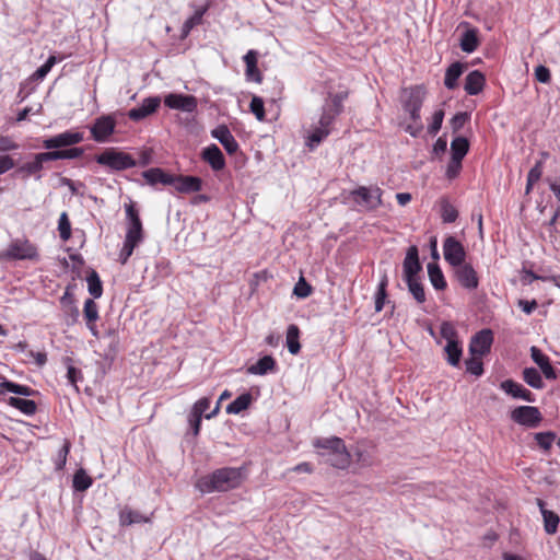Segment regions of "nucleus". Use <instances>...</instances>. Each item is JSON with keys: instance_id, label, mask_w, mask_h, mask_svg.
Listing matches in <instances>:
<instances>
[{"instance_id": "nucleus-1", "label": "nucleus", "mask_w": 560, "mask_h": 560, "mask_svg": "<svg viewBox=\"0 0 560 560\" xmlns=\"http://www.w3.org/2000/svg\"><path fill=\"white\" fill-rule=\"evenodd\" d=\"M242 480V468L223 467L200 477L195 486L201 493L225 492L240 487Z\"/></svg>"}, {"instance_id": "nucleus-2", "label": "nucleus", "mask_w": 560, "mask_h": 560, "mask_svg": "<svg viewBox=\"0 0 560 560\" xmlns=\"http://www.w3.org/2000/svg\"><path fill=\"white\" fill-rule=\"evenodd\" d=\"M313 446L318 450V455L330 466L338 469L349 467L351 455L342 439L337 436L318 438L314 440Z\"/></svg>"}, {"instance_id": "nucleus-3", "label": "nucleus", "mask_w": 560, "mask_h": 560, "mask_svg": "<svg viewBox=\"0 0 560 560\" xmlns=\"http://www.w3.org/2000/svg\"><path fill=\"white\" fill-rule=\"evenodd\" d=\"M2 260H38L37 247L25 238L13 240L8 248L0 253Z\"/></svg>"}, {"instance_id": "nucleus-4", "label": "nucleus", "mask_w": 560, "mask_h": 560, "mask_svg": "<svg viewBox=\"0 0 560 560\" xmlns=\"http://www.w3.org/2000/svg\"><path fill=\"white\" fill-rule=\"evenodd\" d=\"M100 165L109 167L113 171H124L137 165L136 160L128 153L118 151L114 148L106 149L95 156Z\"/></svg>"}, {"instance_id": "nucleus-5", "label": "nucleus", "mask_w": 560, "mask_h": 560, "mask_svg": "<svg viewBox=\"0 0 560 560\" xmlns=\"http://www.w3.org/2000/svg\"><path fill=\"white\" fill-rule=\"evenodd\" d=\"M348 97L347 92H339L329 96L322 108V114L317 125L331 129V125L336 117L339 116L343 109V101Z\"/></svg>"}, {"instance_id": "nucleus-6", "label": "nucleus", "mask_w": 560, "mask_h": 560, "mask_svg": "<svg viewBox=\"0 0 560 560\" xmlns=\"http://www.w3.org/2000/svg\"><path fill=\"white\" fill-rule=\"evenodd\" d=\"M383 190L377 186H360L351 191L353 201L364 209L371 211L382 205Z\"/></svg>"}, {"instance_id": "nucleus-7", "label": "nucleus", "mask_w": 560, "mask_h": 560, "mask_svg": "<svg viewBox=\"0 0 560 560\" xmlns=\"http://www.w3.org/2000/svg\"><path fill=\"white\" fill-rule=\"evenodd\" d=\"M424 100V90L413 86L404 91L402 107L415 122L420 121V110Z\"/></svg>"}, {"instance_id": "nucleus-8", "label": "nucleus", "mask_w": 560, "mask_h": 560, "mask_svg": "<svg viewBox=\"0 0 560 560\" xmlns=\"http://www.w3.org/2000/svg\"><path fill=\"white\" fill-rule=\"evenodd\" d=\"M84 140V133L75 130H66L61 133L47 138L43 147L47 150L61 149L78 144Z\"/></svg>"}, {"instance_id": "nucleus-9", "label": "nucleus", "mask_w": 560, "mask_h": 560, "mask_svg": "<svg viewBox=\"0 0 560 560\" xmlns=\"http://www.w3.org/2000/svg\"><path fill=\"white\" fill-rule=\"evenodd\" d=\"M116 120L112 115H103L95 119L90 131L94 141L104 143L114 133Z\"/></svg>"}, {"instance_id": "nucleus-10", "label": "nucleus", "mask_w": 560, "mask_h": 560, "mask_svg": "<svg viewBox=\"0 0 560 560\" xmlns=\"http://www.w3.org/2000/svg\"><path fill=\"white\" fill-rule=\"evenodd\" d=\"M444 259L454 268L466 259V250L463 244L454 236H447L443 243Z\"/></svg>"}, {"instance_id": "nucleus-11", "label": "nucleus", "mask_w": 560, "mask_h": 560, "mask_svg": "<svg viewBox=\"0 0 560 560\" xmlns=\"http://www.w3.org/2000/svg\"><path fill=\"white\" fill-rule=\"evenodd\" d=\"M511 418L518 424L536 428L541 421V413L537 407L520 406L512 411Z\"/></svg>"}, {"instance_id": "nucleus-12", "label": "nucleus", "mask_w": 560, "mask_h": 560, "mask_svg": "<svg viewBox=\"0 0 560 560\" xmlns=\"http://www.w3.org/2000/svg\"><path fill=\"white\" fill-rule=\"evenodd\" d=\"M454 275L457 282L467 290H476L479 285V277L475 268L469 262H463L454 267Z\"/></svg>"}, {"instance_id": "nucleus-13", "label": "nucleus", "mask_w": 560, "mask_h": 560, "mask_svg": "<svg viewBox=\"0 0 560 560\" xmlns=\"http://www.w3.org/2000/svg\"><path fill=\"white\" fill-rule=\"evenodd\" d=\"M493 334L490 329H482L471 337L469 352L471 355L483 357L491 350Z\"/></svg>"}, {"instance_id": "nucleus-14", "label": "nucleus", "mask_w": 560, "mask_h": 560, "mask_svg": "<svg viewBox=\"0 0 560 560\" xmlns=\"http://www.w3.org/2000/svg\"><path fill=\"white\" fill-rule=\"evenodd\" d=\"M164 104L171 109H178L186 113H194L198 102L194 95L170 93L164 97Z\"/></svg>"}, {"instance_id": "nucleus-15", "label": "nucleus", "mask_w": 560, "mask_h": 560, "mask_svg": "<svg viewBox=\"0 0 560 560\" xmlns=\"http://www.w3.org/2000/svg\"><path fill=\"white\" fill-rule=\"evenodd\" d=\"M126 215L129 221L126 238L128 242L139 244L142 241V223L133 205H126Z\"/></svg>"}, {"instance_id": "nucleus-16", "label": "nucleus", "mask_w": 560, "mask_h": 560, "mask_svg": "<svg viewBox=\"0 0 560 560\" xmlns=\"http://www.w3.org/2000/svg\"><path fill=\"white\" fill-rule=\"evenodd\" d=\"M160 104L161 98L159 96L147 97L142 101L140 106L131 108L128 112V117L133 121H140L153 114L159 108Z\"/></svg>"}, {"instance_id": "nucleus-17", "label": "nucleus", "mask_w": 560, "mask_h": 560, "mask_svg": "<svg viewBox=\"0 0 560 560\" xmlns=\"http://www.w3.org/2000/svg\"><path fill=\"white\" fill-rule=\"evenodd\" d=\"M48 156V152L36 153L32 161L22 164L15 173L23 175V177L37 175V179H39V173L44 168V163L51 161Z\"/></svg>"}, {"instance_id": "nucleus-18", "label": "nucleus", "mask_w": 560, "mask_h": 560, "mask_svg": "<svg viewBox=\"0 0 560 560\" xmlns=\"http://www.w3.org/2000/svg\"><path fill=\"white\" fill-rule=\"evenodd\" d=\"M212 138L217 139L229 154H235L238 151V143L225 125H220L211 130Z\"/></svg>"}, {"instance_id": "nucleus-19", "label": "nucleus", "mask_w": 560, "mask_h": 560, "mask_svg": "<svg viewBox=\"0 0 560 560\" xmlns=\"http://www.w3.org/2000/svg\"><path fill=\"white\" fill-rule=\"evenodd\" d=\"M171 185L180 194H191L201 190L202 180L199 177L190 175H173V183Z\"/></svg>"}, {"instance_id": "nucleus-20", "label": "nucleus", "mask_w": 560, "mask_h": 560, "mask_svg": "<svg viewBox=\"0 0 560 560\" xmlns=\"http://www.w3.org/2000/svg\"><path fill=\"white\" fill-rule=\"evenodd\" d=\"M402 269L405 280L415 279L421 271L422 267L419 261L418 248L416 246H410L408 248L402 262Z\"/></svg>"}, {"instance_id": "nucleus-21", "label": "nucleus", "mask_w": 560, "mask_h": 560, "mask_svg": "<svg viewBox=\"0 0 560 560\" xmlns=\"http://www.w3.org/2000/svg\"><path fill=\"white\" fill-rule=\"evenodd\" d=\"M201 158L215 172L223 170L225 166L224 155L217 144L205 148L201 152Z\"/></svg>"}, {"instance_id": "nucleus-22", "label": "nucleus", "mask_w": 560, "mask_h": 560, "mask_svg": "<svg viewBox=\"0 0 560 560\" xmlns=\"http://www.w3.org/2000/svg\"><path fill=\"white\" fill-rule=\"evenodd\" d=\"M501 388L509 395L514 398L523 399L528 402L535 401L534 395L530 390L525 388L523 385L512 381L506 380L501 383Z\"/></svg>"}, {"instance_id": "nucleus-23", "label": "nucleus", "mask_w": 560, "mask_h": 560, "mask_svg": "<svg viewBox=\"0 0 560 560\" xmlns=\"http://www.w3.org/2000/svg\"><path fill=\"white\" fill-rule=\"evenodd\" d=\"M530 357L533 361L540 368L546 378L555 380L557 377L556 371L551 365L549 358L544 354L537 347L530 348Z\"/></svg>"}, {"instance_id": "nucleus-24", "label": "nucleus", "mask_w": 560, "mask_h": 560, "mask_svg": "<svg viewBox=\"0 0 560 560\" xmlns=\"http://www.w3.org/2000/svg\"><path fill=\"white\" fill-rule=\"evenodd\" d=\"M257 58L258 54L256 50H248L246 55L243 57V60L246 65L245 75L248 81H254L260 83L262 80V75L257 67Z\"/></svg>"}, {"instance_id": "nucleus-25", "label": "nucleus", "mask_w": 560, "mask_h": 560, "mask_svg": "<svg viewBox=\"0 0 560 560\" xmlns=\"http://www.w3.org/2000/svg\"><path fill=\"white\" fill-rule=\"evenodd\" d=\"M277 370V362L271 355L260 358L255 364L247 368V373L252 375H266Z\"/></svg>"}, {"instance_id": "nucleus-26", "label": "nucleus", "mask_w": 560, "mask_h": 560, "mask_svg": "<svg viewBox=\"0 0 560 560\" xmlns=\"http://www.w3.org/2000/svg\"><path fill=\"white\" fill-rule=\"evenodd\" d=\"M485 83V75L480 71L474 70L467 74L464 89L468 95H477L483 90Z\"/></svg>"}, {"instance_id": "nucleus-27", "label": "nucleus", "mask_w": 560, "mask_h": 560, "mask_svg": "<svg viewBox=\"0 0 560 560\" xmlns=\"http://www.w3.org/2000/svg\"><path fill=\"white\" fill-rule=\"evenodd\" d=\"M150 522V517L144 516L139 511L125 506L119 512V524L121 526H131L133 524H141Z\"/></svg>"}, {"instance_id": "nucleus-28", "label": "nucleus", "mask_w": 560, "mask_h": 560, "mask_svg": "<svg viewBox=\"0 0 560 560\" xmlns=\"http://www.w3.org/2000/svg\"><path fill=\"white\" fill-rule=\"evenodd\" d=\"M142 176L150 185H171L173 183V175L165 173L162 168L159 167L144 171Z\"/></svg>"}, {"instance_id": "nucleus-29", "label": "nucleus", "mask_w": 560, "mask_h": 560, "mask_svg": "<svg viewBox=\"0 0 560 560\" xmlns=\"http://www.w3.org/2000/svg\"><path fill=\"white\" fill-rule=\"evenodd\" d=\"M537 504L540 509V512H541V515L544 518V528H545L546 533L549 535L555 534L558 529V525L560 522L559 516L556 513L546 510L545 502L541 499L537 500Z\"/></svg>"}, {"instance_id": "nucleus-30", "label": "nucleus", "mask_w": 560, "mask_h": 560, "mask_svg": "<svg viewBox=\"0 0 560 560\" xmlns=\"http://www.w3.org/2000/svg\"><path fill=\"white\" fill-rule=\"evenodd\" d=\"M5 401L9 406L20 410L25 416H34L37 411L36 402L31 399L9 397Z\"/></svg>"}, {"instance_id": "nucleus-31", "label": "nucleus", "mask_w": 560, "mask_h": 560, "mask_svg": "<svg viewBox=\"0 0 560 560\" xmlns=\"http://www.w3.org/2000/svg\"><path fill=\"white\" fill-rule=\"evenodd\" d=\"M253 401V396L250 393L246 392L238 397H236L231 404L226 406V413L229 415H238L242 411L246 410Z\"/></svg>"}, {"instance_id": "nucleus-32", "label": "nucleus", "mask_w": 560, "mask_h": 560, "mask_svg": "<svg viewBox=\"0 0 560 560\" xmlns=\"http://www.w3.org/2000/svg\"><path fill=\"white\" fill-rule=\"evenodd\" d=\"M330 131L331 129L324 128L319 125L314 126L307 136L306 145L311 150H314L330 135Z\"/></svg>"}, {"instance_id": "nucleus-33", "label": "nucleus", "mask_w": 560, "mask_h": 560, "mask_svg": "<svg viewBox=\"0 0 560 560\" xmlns=\"http://www.w3.org/2000/svg\"><path fill=\"white\" fill-rule=\"evenodd\" d=\"M464 66L460 62L452 63L445 72L444 85L448 90H454L457 86V80L463 74Z\"/></svg>"}, {"instance_id": "nucleus-34", "label": "nucleus", "mask_w": 560, "mask_h": 560, "mask_svg": "<svg viewBox=\"0 0 560 560\" xmlns=\"http://www.w3.org/2000/svg\"><path fill=\"white\" fill-rule=\"evenodd\" d=\"M444 351L446 353L447 363L452 366H458L463 354V348L459 340L446 342Z\"/></svg>"}, {"instance_id": "nucleus-35", "label": "nucleus", "mask_w": 560, "mask_h": 560, "mask_svg": "<svg viewBox=\"0 0 560 560\" xmlns=\"http://www.w3.org/2000/svg\"><path fill=\"white\" fill-rule=\"evenodd\" d=\"M428 275L435 290H444L446 288L447 283L439 265L433 262L428 264Z\"/></svg>"}, {"instance_id": "nucleus-36", "label": "nucleus", "mask_w": 560, "mask_h": 560, "mask_svg": "<svg viewBox=\"0 0 560 560\" xmlns=\"http://www.w3.org/2000/svg\"><path fill=\"white\" fill-rule=\"evenodd\" d=\"M479 40L476 30H467L460 38V49L467 54L474 52L478 47Z\"/></svg>"}, {"instance_id": "nucleus-37", "label": "nucleus", "mask_w": 560, "mask_h": 560, "mask_svg": "<svg viewBox=\"0 0 560 560\" xmlns=\"http://www.w3.org/2000/svg\"><path fill=\"white\" fill-rule=\"evenodd\" d=\"M300 329L296 325L292 324L287 329V347L291 354H298L301 350L299 342Z\"/></svg>"}, {"instance_id": "nucleus-38", "label": "nucleus", "mask_w": 560, "mask_h": 560, "mask_svg": "<svg viewBox=\"0 0 560 560\" xmlns=\"http://www.w3.org/2000/svg\"><path fill=\"white\" fill-rule=\"evenodd\" d=\"M469 150V142L464 137H457L451 142L452 159L460 160L465 158Z\"/></svg>"}, {"instance_id": "nucleus-39", "label": "nucleus", "mask_w": 560, "mask_h": 560, "mask_svg": "<svg viewBox=\"0 0 560 560\" xmlns=\"http://www.w3.org/2000/svg\"><path fill=\"white\" fill-rule=\"evenodd\" d=\"M51 161L56 160H73L82 156L84 150L82 148H70L63 150L48 151Z\"/></svg>"}, {"instance_id": "nucleus-40", "label": "nucleus", "mask_w": 560, "mask_h": 560, "mask_svg": "<svg viewBox=\"0 0 560 560\" xmlns=\"http://www.w3.org/2000/svg\"><path fill=\"white\" fill-rule=\"evenodd\" d=\"M88 290L93 299H98L103 294V285L98 273L95 270H91L86 277Z\"/></svg>"}, {"instance_id": "nucleus-41", "label": "nucleus", "mask_w": 560, "mask_h": 560, "mask_svg": "<svg viewBox=\"0 0 560 560\" xmlns=\"http://www.w3.org/2000/svg\"><path fill=\"white\" fill-rule=\"evenodd\" d=\"M207 8H199L195 11V13L189 16L182 26V37L188 36L191 30L199 25L202 22V16L206 13Z\"/></svg>"}, {"instance_id": "nucleus-42", "label": "nucleus", "mask_w": 560, "mask_h": 560, "mask_svg": "<svg viewBox=\"0 0 560 560\" xmlns=\"http://www.w3.org/2000/svg\"><path fill=\"white\" fill-rule=\"evenodd\" d=\"M3 387L7 388L9 393L20 395L23 397H31L37 394V390L31 388L30 386L18 384L9 380H4Z\"/></svg>"}, {"instance_id": "nucleus-43", "label": "nucleus", "mask_w": 560, "mask_h": 560, "mask_svg": "<svg viewBox=\"0 0 560 560\" xmlns=\"http://www.w3.org/2000/svg\"><path fill=\"white\" fill-rule=\"evenodd\" d=\"M93 483L92 478L86 474V471L82 468L75 471L73 476V488L77 491H85Z\"/></svg>"}, {"instance_id": "nucleus-44", "label": "nucleus", "mask_w": 560, "mask_h": 560, "mask_svg": "<svg viewBox=\"0 0 560 560\" xmlns=\"http://www.w3.org/2000/svg\"><path fill=\"white\" fill-rule=\"evenodd\" d=\"M354 456L362 467H371L375 464L374 454L368 447L359 445L354 451Z\"/></svg>"}, {"instance_id": "nucleus-45", "label": "nucleus", "mask_w": 560, "mask_h": 560, "mask_svg": "<svg viewBox=\"0 0 560 560\" xmlns=\"http://www.w3.org/2000/svg\"><path fill=\"white\" fill-rule=\"evenodd\" d=\"M523 378L533 388L540 389L544 387L540 373L535 368H526L523 371Z\"/></svg>"}, {"instance_id": "nucleus-46", "label": "nucleus", "mask_w": 560, "mask_h": 560, "mask_svg": "<svg viewBox=\"0 0 560 560\" xmlns=\"http://www.w3.org/2000/svg\"><path fill=\"white\" fill-rule=\"evenodd\" d=\"M405 281L415 300L420 304L425 302V292L422 283H420L417 278Z\"/></svg>"}, {"instance_id": "nucleus-47", "label": "nucleus", "mask_w": 560, "mask_h": 560, "mask_svg": "<svg viewBox=\"0 0 560 560\" xmlns=\"http://www.w3.org/2000/svg\"><path fill=\"white\" fill-rule=\"evenodd\" d=\"M58 232L60 238L65 242L71 237V223L67 212H62L59 217Z\"/></svg>"}, {"instance_id": "nucleus-48", "label": "nucleus", "mask_w": 560, "mask_h": 560, "mask_svg": "<svg viewBox=\"0 0 560 560\" xmlns=\"http://www.w3.org/2000/svg\"><path fill=\"white\" fill-rule=\"evenodd\" d=\"M466 371L475 376H481L483 374V364L481 357L471 355V358L465 361Z\"/></svg>"}, {"instance_id": "nucleus-49", "label": "nucleus", "mask_w": 560, "mask_h": 560, "mask_svg": "<svg viewBox=\"0 0 560 560\" xmlns=\"http://www.w3.org/2000/svg\"><path fill=\"white\" fill-rule=\"evenodd\" d=\"M535 441L545 451H548L553 441L556 440V433L552 431L535 433Z\"/></svg>"}, {"instance_id": "nucleus-50", "label": "nucleus", "mask_w": 560, "mask_h": 560, "mask_svg": "<svg viewBox=\"0 0 560 560\" xmlns=\"http://www.w3.org/2000/svg\"><path fill=\"white\" fill-rule=\"evenodd\" d=\"M83 316L86 322H96L98 319V306L93 299L84 302Z\"/></svg>"}, {"instance_id": "nucleus-51", "label": "nucleus", "mask_w": 560, "mask_h": 560, "mask_svg": "<svg viewBox=\"0 0 560 560\" xmlns=\"http://www.w3.org/2000/svg\"><path fill=\"white\" fill-rule=\"evenodd\" d=\"M440 334L443 339L446 340V342L457 341V330L455 329L454 325L450 322H443L440 327Z\"/></svg>"}, {"instance_id": "nucleus-52", "label": "nucleus", "mask_w": 560, "mask_h": 560, "mask_svg": "<svg viewBox=\"0 0 560 560\" xmlns=\"http://www.w3.org/2000/svg\"><path fill=\"white\" fill-rule=\"evenodd\" d=\"M444 119V110L442 108L436 109L432 115V120L428 127V132L432 136H435L441 127Z\"/></svg>"}, {"instance_id": "nucleus-53", "label": "nucleus", "mask_w": 560, "mask_h": 560, "mask_svg": "<svg viewBox=\"0 0 560 560\" xmlns=\"http://www.w3.org/2000/svg\"><path fill=\"white\" fill-rule=\"evenodd\" d=\"M250 112L255 115V117L259 121L265 120V108H264V101L259 96H253L250 104H249Z\"/></svg>"}, {"instance_id": "nucleus-54", "label": "nucleus", "mask_w": 560, "mask_h": 560, "mask_svg": "<svg viewBox=\"0 0 560 560\" xmlns=\"http://www.w3.org/2000/svg\"><path fill=\"white\" fill-rule=\"evenodd\" d=\"M70 446H71L70 442L69 441H65L63 445L58 451L57 457H56V460H55V467H56L57 470H61L66 466L67 457H68V454L70 452Z\"/></svg>"}, {"instance_id": "nucleus-55", "label": "nucleus", "mask_w": 560, "mask_h": 560, "mask_svg": "<svg viewBox=\"0 0 560 560\" xmlns=\"http://www.w3.org/2000/svg\"><path fill=\"white\" fill-rule=\"evenodd\" d=\"M57 63V58L55 56H50L44 65H42L33 74V78L36 80H43L51 70V68Z\"/></svg>"}, {"instance_id": "nucleus-56", "label": "nucleus", "mask_w": 560, "mask_h": 560, "mask_svg": "<svg viewBox=\"0 0 560 560\" xmlns=\"http://www.w3.org/2000/svg\"><path fill=\"white\" fill-rule=\"evenodd\" d=\"M441 217L443 222L453 223L458 217L457 210L448 202H444L441 209Z\"/></svg>"}, {"instance_id": "nucleus-57", "label": "nucleus", "mask_w": 560, "mask_h": 560, "mask_svg": "<svg viewBox=\"0 0 560 560\" xmlns=\"http://www.w3.org/2000/svg\"><path fill=\"white\" fill-rule=\"evenodd\" d=\"M293 293L301 299L307 298L312 293V287L305 281L304 278H300L295 284Z\"/></svg>"}, {"instance_id": "nucleus-58", "label": "nucleus", "mask_w": 560, "mask_h": 560, "mask_svg": "<svg viewBox=\"0 0 560 560\" xmlns=\"http://www.w3.org/2000/svg\"><path fill=\"white\" fill-rule=\"evenodd\" d=\"M19 149V144L9 136L0 135V153L14 151Z\"/></svg>"}, {"instance_id": "nucleus-59", "label": "nucleus", "mask_w": 560, "mask_h": 560, "mask_svg": "<svg viewBox=\"0 0 560 560\" xmlns=\"http://www.w3.org/2000/svg\"><path fill=\"white\" fill-rule=\"evenodd\" d=\"M468 119L469 115L464 112L454 115V117L451 119V127L453 131H458L459 129H462Z\"/></svg>"}, {"instance_id": "nucleus-60", "label": "nucleus", "mask_w": 560, "mask_h": 560, "mask_svg": "<svg viewBox=\"0 0 560 560\" xmlns=\"http://www.w3.org/2000/svg\"><path fill=\"white\" fill-rule=\"evenodd\" d=\"M210 398L208 397H203V398H200L199 400H197L194 406H192V409L190 412L197 415V416H200L202 417L203 413L208 410V408L210 407Z\"/></svg>"}, {"instance_id": "nucleus-61", "label": "nucleus", "mask_w": 560, "mask_h": 560, "mask_svg": "<svg viewBox=\"0 0 560 560\" xmlns=\"http://www.w3.org/2000/svg\"><path fill=\"white\" fill-rule=\"evenodd\" d=\"M542 170H544V161L539 160L529 170V172L527 174V179H529V182L537 183L541 178Z\"/></svg>"}, {"instance_id": "nucleus-62", "label": "nucleus", "mask_w": 560, "mask_h": 560, "mask_svg": "<svg viewBox=\"0 0 560 560\" xmlns=\"http://www.w3.org/2000/svg\"><path fill=\"white\" fill-rule=\"evenodd\" d=\"M460 168H462V161L451 158V160L447 164V168H446V176L450 179L455 178L459 174Z\"/></svg>"}, {"instance_id": "nucleus-63", "label": "nucleus", "mask_w": 560, "mask_h": 560, "mask_svg": "<svg viewBox=\"0 0 560 560\" xmlns=\"http://www.w3.org/2000/svg\"><path fill=\"white\" fill-rule=\"evenodd\" d=\"M15 166L14 160L8 154H0V175L9 172Z\"/></svg>"}, {"instance_id": "nucleus-64", "label": "nucleus", "mask_w": 560, "mask_h": 560, "mask_svg": "<svg viewBox=\"0 0 560 560\" xmlns=\"http://www.w3.org/2000/svg\"><path fill=\"white\" fill-rule=\"evenodd\" d=\"M535 77H536V80L541 82V83H548L550 81V79H551L550 71L545 66L536 67V69H535Z\"/></svg>"}]
</instances>
